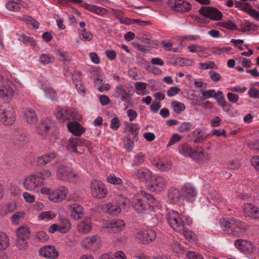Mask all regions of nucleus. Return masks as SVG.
I'll use <instances>...</instances> for the list:
<instances>
[{
  "label": "nucleus",
  "instance_id": "f257e3e1",
  "mask_svg": "<svg viewBox=\"0 0 259 259\" xmlns=\"http://www.w3.org/2000/svg\"><path fill=\"white\" fill-rule=\"evenodd\" d=\"M219 224L224 231L236 236L243 234L247 228L245 223L235 219L222 218L219 221Z\"/></svg>",
  "mask_w": 259,
  "mask_h": 259
},
{
  "label": "nucleus",
  "instance_id": "f03ea898",
  "mask_svg": "<svg viewBox=\"0 0 259 259\" xmlns=\"http://www.w3.org/2000/svg\"><path fill=\"white\" fill-rule=\"evenodd\" d=\"M52 165L57 167L56 176L59 180L72 183H77L79 180V175L72 170L69 164L56 161Z\"/></svg>",
  "mask_w": 259,
  "mask_h": 259
},
{
  "label": "nucleus",
  "instance_id": "7ed1b4c3",
  "mask_svg": "<svg viewBox=\"0 0 259 259\" xmlns=\"http://www.w3.org/2000/svg\"><path fill=\"white\" fill-rule=\"evenodd\" d=\"M23 186L26 190L36 193L45 194L49 191V188L45 186V182L37 175L29 176L25 178Z\"/></svg>",
  "mask_w": 259,
  "mask_h": 259
},
{
  "label": "nucleus",
  "instance_id": "20e7f679",
  "mask_svg": "<svg viewBox=\"0 0 259 259\" xmlns=\"http://www.w3.org/2000/svg\"><path fill=\"white\" fill-rule=\"evenodd\" d=\"M168 224L171 227L178 232L183 231L185 229V225H190L192 220H186L185 217L180 215L178 211L171 210L166 215Z\"/></svg>",
  "mask_w": 259,
  "mask_h": 259
},
{
  "label": "nucleus",
  "instance_id": "39448f33",
  "mask_svg": "<svg viewBox=\"0 0 259 259\" xmlns=\"http://www.w3.org/2000/svg\"><path fill=\"white\" fill-rule=\"evenodd\" d=\"M178 152L185 157H191L197 162L204 160L205 153L201 151H196L188 144H181L178 147Z\"/></svg>",
  "mask_w": 259,
  "mask_h": 259
},
{
  "label": "nucleus",
  "instance_id": "423d86ee",
  "mask_svg": "<svg viewBox=\"0 0 259 259\" xmlns=\"http://www.w3.org/2000/svg\"><path fill=\"white\" fill-rule=\"evenodd\" d=\"M90 190L92 196L97 199L104 198L108 194V190L105 185L99 180L91 181Z\"/></svg>",
  "mask_w": 259,
  "mask_h": 259
},
{
  "label": "nucleus",
  "instance_id": "0eeeda50",
  "mask_svg": "<svg viewBox=\"0 0 259 259\" xmlns=\"http://www.w3.org/2000/svg\"><path fill=\"white\" fill-rule=\"evenodd\" d=\"M136 237L141 243L147 244L155 240L156 238V232L153 228L142 229L137 231Z\"/></svg>",
  "mask_w": 259,
  "mask_h": 259
},
{
  "label": "nucleus",
  "instance_id": "6e6552de",
  "mask_svg": "<svg viewBox=\"0 0 259 259\" xmlns=\"http://www.w3.org/2000/svg\"><path fill=\"white\" fill-rule=\"evenodd\" d=\"M166 185L167 181L165 178L159 176H152L146 186L150 191L160 192L166 188Z\"/></svg>",
  "mask_w": 259,
  "mask_h": 259
},
{
  "label": "nucleus",
  "instance_id": "1a4fd4ad",
  "mask_svg": "<svg viewBox=\"0 0 259 259\" xmlns=\"http://www.w3.org/2000/svg\"><path fill=\"white\" fill-rule=\"evenodd\" d=\"M56 111V118L61 121L71 119L80 120L81 119L80 115L76 112H73L71 110L68 109L66 107L62 108L59 106L57 107Z\"/></svg>",
  "mask_w": 259,
  "mask_h": 259
},
{
  "label": "nucleus",
  "instance_id": "9d476101",
  "mask_svg": "<svg viewBox=\"0 0 259 259\" xmlns=\"http://www.w3.org/2000/svg\"><path fill=\"white\" fill-rule=\"evenodd\" d=\"M181 196L187 201L192 202L197 196L198 192L195 187L191 183H186L181 188Z\"/></svg>",
  "mask_w": 259,
  "mask_h": 259
},
{
  "label": "nucleus",
  "instance_id": "9b49d317",
  "mask_svg": "<svg viewBox=\"0 0 259 259\" xmlns=\"http://www.w3.org/2000/svg\"><path fill=\"white\" fill-rule=\"evenodd\" d=\"M102 243L101 237L98 235H94L83 238L81 241V245L85 249L96 250L101 247Z\"/></svg>",
  "mask_w": 259,
  "mask_h": 259
},
{
  "label": "nucleus",
  "instance_id": "f8f14e48",
  "mask_svg": "<svg viewBox=\"0 0 259 259\" xmlns=\"http://www.w3.org/2000/svg\"><path fill=\"white\" fill-rule=\"evenodd\" d=\"M48 191L45 194H47L48 199L54 202L63 201L66 198L68 193V189L64 186H60L54 191L49 188Z\"/></svg>",
  "mask_w": 259,
  "mask_h": 259
},
{
  "label": "nucleus",
  "instance_id": "ddd939ff",
  "mask_svg": "<svg viewBox=\"0 0 259 259\" xmlns=\"http://www.w3.org/2000/svg\"><path fill=\"white\" fill-rule=\"evenodd\" d=\"M199 13L204 17L213 21L222 19V14L218 9L209 6H202L199 10Z\"/></svg>",
  "mask_w": 259,
  "mask_h": 259
},
{
  "label": "nucleus",
  "instance_id": "4468645a",
  "mask_svg": "<svg viewBox=\"0 0 259 259\" xmlns=\"http://www.w3.org/2000/svg\"><path fill=\"white\" fill-rule=\"evenodd\" d=\"M168 6L175 11L180 13L188 12L192 9V5L185 0H169Z\"/></svg>",
  "mask_w": 259,
  "mask_h": 259
},
{
  "label": "nucleus",
  "instance_id": "2eb2a0df",
  "mask_svg": "<svg viewBox=\"0 0 259 259\" xmlns=\"http://www.w3.org/2000/svg\"><path fill=\"white\" fill-rule=\"evenodd\" d=\"M14 84L10 80H5L0 85V98L5 100H11L14 94Z\"/></svg>",
  "mask_w": 259,
  "mask_h": 259
},
{
  "label": "nucleus",
  "instance_id": "dca6fc26",
  "mask_svg": "<svg viewBox=\"0 0 259 259\" xmlns=\"http://www.w3.org/2000/svg\"><path fill=\"white\" fill-rule=\"evenodd\" d=\"M38 254L47 258L56 259L59 256V251L54 246L46 245L39 248Z\"/></svg>",
  "mask_w": 259,
  "mask_h": 259
},
{
  "label": "nucleus",
  "instance_id": "f3484780",
  "mask_svg": "<svg viewBox=\"0 0 259 259\" xmlns=\"http://www.w3.org/2000/svg\"><path fill=\"white\" fill-rule=\"evenodd\" d=\"M14 110L11 107L3 109L0 112V119L2 122L7 125L12 124L15 121Z\"/></svg>",
  "mask_w": 259,
  "mask_h": 259
},
{
  "label": "nucleus",
  "instance_id": "a211bd4d",
  "mask_svg": "<svg viewBox=\"0 0 259 259\" xmlns=\"http://www.w3.org/2000/svg\"><path fill=\"white\" fill-rule=\"evenodd\" d=\"M134 174L138 180L141 182H145L147 184L150 179H151L152 176V171L145 167L136 169L134 171Z\"/></svg>",
  "mask_w": 259,
  "mask_h": 259
},
{
  "label": "nucleus",
  "instance_id": "6ab92c4d",
  "mask_svg": "<svg viewBox=\"0 0 259 259\" xmlns=\"http://www.w3.org/2000/svg\"><path fill=\"white\" fill-rule=\"evenodd\" d=\"M93 225L90 218H85L77 225L78 232L81 234H89L92 230Z\"/></svg>",
  "mask_w": 259,
  "mask_h": 259
},
{
  "label": "nucleus",
  "instance_id": "aec40b11",
  "mask_svg": "<svg viewBox=\"0 0 259 259\" xmlns=\"http://www.w3.org/2000/svg\"><path fill=\"white\" fill-rule=\"evenodd\" d=\"M132 204L134 209L138 211L147 209V205L143 198L142 193L135 195Z\"/></svg>",
  "mask_w": 259,
  "mask_h": 259
},
{
  "label": "nucleus",
  "instance_id": "412c9836",
  "mask_svg": "<svg viewBox=\"0 0 259 259\" xmlns=\"http://www.w3.org/2000/svg\"><path fill=\"white\" fill-rule=\"evenodd\" d=\"M71 217L75 220H79L84 216L83 207L78 203H73L69 205Z\"/></svg>",
  "mask_w": 259,
  "mask_h": 259
},
{
  "label": "nucleus",
  "instance_id": "4be33fe9",
  "mask_svg": "<svg viewBox=\"0 0 259 259\" xmlns=\"http://www.w3.org/2000/svg\"><path fill=\"white\" fill-rule=\"evenodd\" d=\"M105 228L112 229L115 232H120L124 229L125 224L122 220L107 221L104 224Z\"/></svg>",
  "mask_w": 259,
  "mask_h": 259
},
{
  "label": "nucleus",
  "instance_id": "5701e85b",
  "mask_svg": "<svg viewBox=\"0 0 259 259\" xmlns=\"http://www.w3.org/2000/svg\"><path fill=\"white\" fill-rule=\"evenodd\" d=\"M235 246L240 251H252L253 245L252 243L247 240L238 239L235 242Z\"/></svg>",
  "mask_w": 259,
  "mask_h": 259
},
{
  "label": "nucleus",
  "instance_id": "b1692460",
  "mask_svg": "<svg viewBox=\"0 0 259 259\" xmlns=\"http://www.w3.org/2000/svg\"><path fill=\"white\" fill-rule=\"evenodd\" d=\"M152 164L160 170L163 171L169 170L171 167V162L167 159L160 160L159 159H155L152 162Z\"/></svg>",
  "mask_w": 259,
  "mask_h": 259
},
{
  "label": "nucleus",
  "instance_id": "393cba45",
  "mask_svg": "<svg viewBox=\"0 0 259 259\" xmlns=\"http://www.w3.org/2000/svg\"><path fill=\"white\" fill-rule=\"evenodd\" d=\"M113 95L116 98H121L122 101H126L129 97L126 89L121 84H119L114 89Z\"/></svg>",
  "mask_w": 259,
  "mask_h": 259
},
{
  "label": "nucleus",
  "instance_id": "a878e982",
  "mask_svg": "<svg viewBox=\"0 0 259 259\" xmlns=\"http://www.w3.org/2000/svg\"><path fill=\"white\" fill-rule=\"evenodd\" d=\"M204 131H193L189 134V140L194 143H200L206 138L204 134Z\"/></svg>",
  "mask_w": 259,
  "mask_h": 259
},
{
  "label": "nucleus",
  "instance_id": "bb28decb",
  "mask_svg": "<svg viewBox=\"0 0 259 259\" xmlns=\"http://www.w3.org/2000/svg\"><path fill=\"white\" fill-rule=\"evenodd\" d=\"M56 157V153L50 152L42 156H39L37 159V163L39 166H42L50 162Z\"/></svg>",
  "mask_w": 259,
  "mask_h": 259
},
{
  "label": "nucleus",
  "instance_id": "cd10ccee",
  "mask_svg": "<svg viewBox=\"0 0 259 259\" xmlns=\"http://www.w3.org/2000/svg\"><path fill=\"white\" fill-rule=\"evenodd\" d=\"M137 135L136 131H128V137L124 140V147L128 151H131L134 147V141L132 140Z\"/></svg>",
  "mask_w": 259,
  "mask_h": 259
},
{
  "label": "nucleus",
  "instance_id": "c85d7f7f",
  "mask_svg": "<svg viewBox=\"0 0 259 259\" xmlns=\"http://www.w3.org/2000/svg\"><path fill=\"white\" fill-rule=\"evenodd\" d=\"M80 139L78 138H73L69 139L66 146L67 150L70 153H77V147H80Z\"/></svg>",
  "mask_w": 259,
  "mask_h": 259
},
{
  "label": "nucleus",
  "instance_id": "c756f323",
  "mask_svg": "<svg viewBox=\"0 0 259 259\" xmlns=\"http://www.w3.org/2000/svg\"><path fill=\"white\" fill-rule=\"evenodd\" d=\"M25 120L29 124H34L37 121V117L34 111L27 109L24 113Z\"/></svg>",
  "mask_w": 259,
  "mask_h": 259
},
{
  "label": "nucleus",
  "instance_id": "7c9ffc66",
  "mask_svg": "<svg viewBox=\"0 0 259 259\" xmlns=\"http://www.w3.org/2000/svg\"><path fill=\"white\" fill-rule=\"evenodd\" d=\"M22 1L10 0L6 4L7 9L10 11L18 12L21 9Z\"/></svg>",
  "mask_w": 259,
  "mask_h": 259
},
{
  "label": "nucleus",
  "instance_id": "2f4dec72",
  "mask_svg": "<svg viewBox=\"0 0 259 259\" xmlns=\"http://www.w3.org/2000/svg\"><path fill=\"white\" fill-rule=\"evenodd\" d=\"M181 197L180 191L178 188H171L168 190V199L173 203L177 202L179 201Z\"/></svg>",
  "mask_w": 259,
  "mask_h": 259
},
{
  "label": "nucleus",
  "instance_id": "473e14b6",
  "mask_svg": "<svg viewBox=\"0 0 259 259\" xmlns=\"http://www.w3.org/2000/svg\"><path fill=\"white\" fill-rule=\"evenodd\" d=\"M145 154L142 152L137 153L135 155L132 166L133 167L141 165L145 161Z\"/></svg>",
  "mask_w": 259,
  "mask_h": 259
},
{
  "label": "nucleus",
  "instance_id": "72a5a7b5",
  "mask_svg": "<svg viewBox=\"0 0 259 259\" xmlns=\"http://www.w3.org/2000/svg\"><path fill=\"white\" fill-rule=\"evenodd\" d=\"M58 225L61 230L60 232L63 234L67 233L70 230L71 226L70 221L65 218L61 219Z\"/></svg>",
  "mask_w": 259,
  "mask_h": 259
},
{
  "label": "nucleus",
  "instance_id": "f704fd0d",
  "mask_svg": "<svg viewBox=\"0 0 259 259\" xmlns=\"http://www.w3.org/2000/svg\"><path fill=\"white\" fill-rule=\"evenodd\" d=\"M9 236L5 233H0V250H5L10 246Z\"/></svg>",
  "mask_w": 259,
  "mask_h": 259
},
{
  "label": "nucleus",
  "instance_id": "c9c22d12",
  "mask_svg": "<svg viewBox=\"0 0 259 259\" xmlns=\"http://www.w3.org/2000/svg\"><path fill=\"white\" fill-rule=\"evenodd\" d=\"M17 236L22 240L29 237L30 230L27 226H22L17 229Z\"/></svg>",
  "mask_w": 259,
  "mask_h": 259
},
{
  "label": "nucleus",
  "instance_id": "e433bc0d",
  "mask_svg": "<svg viewBox=\"0 0 259 259\" xmlns=\"http://www.w3.org/2000/svg\"><path fill=\"white\" fill-rule=\"evenodd\" d=\"M143 198L147 205V209L150 207H154L156 204V200L153 196L149 193H142Z\"/></svg>",
  "mask_w": 259,
  "mask_h": 259
},
{
  "label": "nucleus",
  "instance_id": "4c0bfd02",
  "mask_svg": "<svg viewBox=\"0 0 259 259\" xmlns=\"http://www.w3.org/2000/svg\"><path fill=\"white\" fill-rule=\"evenodd\" d=\"M171 107L174 111L179 114L185 109V105L183 103L174 101L171 102Z\"/></svg>",
  "mask_w": 259,
  "mask_h": 259
},
{
  "label": "nucleus",
  "instance_id": "58836bf2",
  "mask_svg": "<svg viewBox=\"0 0 259 259\" xmlns=\"http://www.w3.org/2000/svg\"><path fill=\"white\" fill-rule=\"evenodd\" d=\"M44 91L46 96L52 101H57L58 98L56 92L51 87L45 88Z\"/></svg>",
  "mask_w": 259,
  "mask_h": 259
},
{
  "label": "nucleus",
  "instance_id": "ea45409f",
  "mask_svg": "<svg viewBox=\"0 0 259 259\" xmlns=\"http://www.w3.org/2000/svg\"><path fill=\"white\" fill-rule=\"evenodd\" d=\"M122 208L117 205H114L111 203H108L106 205L107 211L108 213L112 215H116L120 212Z\"/></svg>",
  "mask_w": 259,
  "mask_h": 259
},
{
  "label": "nucleus",
  "instance_id": "a19ab883",
  "mask_svg": "<svg viewBox=\"0 0 259 259\" xmlns=\"http://www.w3.org/2000/svg\"><path fill=\"white\" fill-rule=\"evenodd\" d=\"M56 214L51 211H46L41 212L38 216V219L42 221L44 220H51L54 219Z\"/></svg>",
  "mask_w": 259,
  "mask_h": 259
},
{
  "label": "nucleus",
  "instance_id": "79ce46f5",
  "mask_svg": "<svg viewBox=\"0 0 259 259\" xmlns=\"http://www.w3.org/2000/svg\"><path fill=\"white\" fill-rule=\"evenodd\" d=\"M25 212L23 211H17L13 214L11 217V221L14 225H18L21 220L24 217Z\"/></svg>",
  "mask_w": 259,
  "mask_h": 259
},
{
  "label": "nucleus",
  "instance_id": "37998d69",
  "mask_svg": "<svg viewBox=\"0 0 259 259\" xmlns=\"http://www.w3.org/2000/svg\"><path fill=\"white\" fill-rule=\"evenodd\" d=\"M19 39L24 43H28L33 48L35 47L36 45V42L34 38L30 36H28L25 34H22L20 36Z\"/></svg>",
  "mask_w": 259,
  "mask_h": 259
},
{
  "label": "nucleus",
  "instance_id": "c03bdc74",
  "mask_svg": "<svg viewBox=\"0 0 259 259\" xmlns=\"http://www.w3.org/2000/svg\"><path fill=\"white\" fill-rule=\"evenodd\" d=\"M116 201L117 202L118 206H119L121 208H124L126 205L129 202V200L123 195L120 194L117 196Z\"/></svg>",
  "mask_w": 259,
  "mask_h": 259
},
{
  "label": "nucleus",
  "instance_id": "a18cd8bd",
  "mask_svg": "<svg viewBox=\"0 0 259 259\" xmlns=\"http://www.w3.org/2000/svg\"><path fill=\"white\" fill-rule=\"evenodd\" d=\"M200 92L203 97L204 100L209 99L210 98H215L217 95V92L213 89L209 90L207 91L200 90Z\"/></svg>",
  "mask_w": 259,
  "mask_h": 259
},
{
  "label": "nucleus",
  "instance_id": "49530a36",
  "mask_svg": "<svg viewBox=\"0 0 259 259\" xmlns=\"http://www.w3.org/2000/svg\"><path fill=\"white\" fill-rule=\"evenodd\" d=\"M107 181L113 185H119L122 183V180L120 178L117 177L112 174L107 177Z\"/></svg>",
  "mask_w": 259,
  "mask_h": 259
},
{
  "label": "nucleus",
  "instance_id": "de8ad7c7",
  "mask_svg": "<svg viewBox=\"0 0 259 259\" xmlns=\"http://www.w3.org/2000/svg\"><path fill=\"white\" fill-rule=\"evenodd\" d=\"M67 128L70 130H85L81 124L76 121H69L67 123Z\"/></svg>",
  "mask_w": 259,
  "mask_h": 259
},
{
  "label": "nucleus",
  "instance_id": "09e8293b",
  "mask_svg": "<svg viewBox=\"0 0 259 259\" xmlns=\"http://www.w3.org/2000/svg\"><path fill=\"white\" fill-rule=\"evenodd\" d=\"M41 126L40 127L45 128L46 130L54 127V122L49 118L42 120L41 122Z\"/></svg>",
  "mask_w": 259,
  "mask_h": 259
},
{
  "label": "nucleus",
  "instance_id": "8fccbe9b",
  "mask_svg": "<svg viewBox=\"0 0 259 259\" xmlns=\"http://www.w3.org/2000/svg\"><path fill=\"white\" fill-rule=\"evenodd\" d=\"M256 206L251 203H246L243 206V212L246 215H250L251 212L253 211V208H255Z\"/></svg>",
  "mask_w": 259,
  "mask_h": 259
},
{
  "label": "nucleus",
  "instance_id": "3c124183",
  "mask_svg": "<svg viewBox=\"0 0 259 259\" xmlns=\"http://www.w3.org/2000/svg\"><path fill=\"white\" fill-rule=\"evenodd\" d=\"M82 73L80 71H74L71 75L74 84L82 82L81 79Z\"/></svg>",
  "mask_w": 259,
  "mask_h": 259
},
{
  "label": "nucleus",
  "instance_id": "603ef678",
  "mask_svg": "<svg viewBox=\"0 0 259 259\" xmlns=\"http://www.w3.org/2000/svg\"><path fill=\"white\" fill-rule=\"evenodd\" d=\"M53 59L54 58L51 57L50 55L46 54H40L39 57V62L44 65L49 64Z\"/></svg>",
  "mask_w": 259,
  "mask_h": 259
},
{
  "label": "nucleus",
  "instance_id": "864d4df0",
  "mask_svg": "<svg viewBox=\"0 0 259 259\" xmlns=\"http://www.w3.org/2000/svg\"><path fill=\"white\" fill-rule=\"evenodd\" d=\"M208 196L207 197V198L211 199L212 200L217 201L219 197V194L215 191L214 189L212 187H209L208 190Z\"/></svg>",
  "mask_w": 259,
  "mask_h": 259
},
{
  "label": "nucleus",
  "instance_id": "5fc2aeb1",
  "mask_svg": "<svg viewBox=\"0 0 259 259\" xmlns=\"http://www.w3.org/2000/svg\"><path fill=\"white\" fill-rule=\"evenodd\" d=\"M189 51L192 53H196L198 55H200L203 51V47L198 45H191L188 47Z\"/></svg>",
  "mask_w": 259,
  "mask_h": 259
},
{
  "label": "nucleus",
  "instance_id": "6e6d98bb",
  "mask_svg": "<svg viewBox=\"0 0 259 259\" xmlns=\"http://www.w3.org/2000/svg\"><path fill=\"white\" fill-rule=\"evenodd\" d=\"M214 99L220 106L221 105H223V104L227 102L223 93L221 91H219L217 92V95L215 96Z\"/></svg>",
  "mask_w": 259,
  "mask_h": 259
},
{
  "label": "nucleus",
  "instance_id": "4d7b16f0",
  "mask_svg": "<svg viewBox=\"0 0 259 259\" xmlns=\"http://www.w3.org/2000/svg\"><path fill=\"white\" fill-rule=\"evenodd\" d=\"M81 39L84 41H91L93 37V34L89 31H87L85 28H84L80 31Z\"/></svg>",
  "mask_w": 259,
  "mask_h": 259
},
{
  "label": "nucleus",
  "instance_id": "13d9d810",
  "mask_svg": "<svg viewBox=\"0 0 259 259\" xmlns=\"http://www.w3.org/2000/svg\"><path fill=\"white\" fill-rule=\"evenodd\" d=\"M182 138V136L178 134H173L167 144V147L178 143L181 140Z\"/></svg>",
  "mask_w": 259,
  "mask_h": 259
},
{
  "label": "nucleus",
  "instance_id": "bf43d9fd",
  "mask_svg": "<svg viewBox=\"0 0 259 259\" xmlns=\"http://www.w3.org/2000/svg\"><path fill=\"white\" fill-rule=\"evenodd\" d=\"M36 238L41 242H45L47 241L49 237L48 235L43 231H39L36 234Z\"/></svg>",
  "mask_w": 259,
  "mask_h": 259
},
{
  "label": "nucleus",
  "instance_id": "052dcab7",
  "mask_svg": "<svg viewBox=\"0 0 259 259\" xmlns=\"http://www.w3.org/2000/svg\"><path fill=\"white\" fill-rule=\"evenodd\" d=\"M24 199L28 203H33L35 200V197L34 195L31 194L27 192H25L22 194Z\"/></svg>",
  "mask_w": 259,
  "mask_h": 259
},
{
  "label": "nucleus",
  "instance_id": "680f3d73",
  "mask_svg": "<svg viewBox=\"0 0 259 259\" xmlns=\"http://www.w3.org/2000/svg\"><path fill=\"white\" fill-rule=\"evenodd\" d=\"M180 91V89L178 87H170L166 92L168 97H173L178 94Z\"/></svg>",
  "mask_w": 259,
  "mask_h": 259
},
{
  "label": "nucleus",
  "instance_id": "e2e57ef3",
  "mask_svg": "<svg viewBox=\"0 0 259 259\" xmlns=\"http://www.w3.org/2000/svg\"><path fill=\"white\" fill-rule=\"evenodd\" d=\"M92 12L102 16L106 14L107 11L105 8L95 5Z\"/></svg>",
  "mask_w": 259,
  "mask_h": 259
},
{
  "label": "nucleus",
  "instance_id": "0e129e2a",
  "mask_svg": "<svg viewBox=\"0 0 259 259\" xmlns=\"http://www.w3.org/2000/svg\"><path fill=\"white\" fill-rule=\"evenodd\" d=\"M186 256L189 259H204L201 255L192 251H188Z\"/></svg>",
  "mask_w": 259,
  "mask_h": 259
},
{
  "label": "nucleus",
  "instance_id": "69168bd1",
  "mask_svg": "<svg viewBox=\"0 0 259 259\" xmlns=\"http://www.w3.org/2000/svg\"><path fill=\"white\" fill-rule=\"evenodd\" d=\"M77 92L81 95L84 96L86 93V89L84 86L83 81L74 84Z\"/></svg>",
  "mask_w": 259,
  "mask_h": 259
},
{
  "label": "nucleus",
  "instance_id": "338daca9",
  "mask_svg": "<svg viewBox=\"0 0 259 259\" xmlns=\"http://www.w3.org/2000/svg\"><path fill=\"white\" fill-rule=\"evenodd\" d=\"M227 98L230 102L236 103L239 100V97L237 94H235L232 93H228L227 94Z\"/></svg>",
  "mask_w": 259,
  "mask_h": 259
},
{
  "label": "nucleus",
  "instance_id": "774afa93",
  "mask_svg": "<svg viewBox=\"0 0 259 259\" xmlns=\"http://www.w3.org/2000/svg\"><path fill=\"white\" fill-rule=\"evenodd\" d=\"M249 96L254 99H259V90L255 88H251L248 91Z\"/></svg>",
  "mask_w": 259,
  "mask_h": 259
}]
</instances>
